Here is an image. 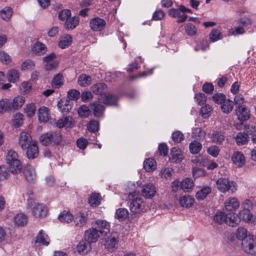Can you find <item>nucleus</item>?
Wrapping results in <instances>:
<instances>
[{
	"mask_svg": "<svg viewBox=\"0 0 256 256\" xmlns=\"http://www.w3.org/2000/svg\"><path fill=\"white\" fill-rule=\"evenodd\" d=\"M240 206L239 200L235 197H230L227 198L224 203L226 210L228 212L236 210L240 207Z\"/></svg>",
	"mask_w": 256,
	"mask_h": 256,
	"instance_id": "nucleus-11",
	"label": "nucleus"
},
{
	"mask_svg": "<svg viewBox=\"0 0 256 256\" xmlns=\"http://www.w3.org/2000/svg\"><path fill=\"white\" fill-rule=\"evenodd\" d=\"M202 148V144L196 140H194L191 142L189 146L190 151L192 154H196L199 152Z\"/></svg>",
	"mask_w": 256,
	"mask_h": 256,
	"instance_id": "nucleus-49",
	"label": "nucleus"
},
{
	"mask_svg": "<svg viewBox=\"0 0 256 256\" xmlns=\"http://www.w3.org/2000/svg\"><path fill=\"white\" fill-rule=\"evenodd\" d=\"M90 29L94 32H100L104 29L106 22L103 18L96 17L91 19L89 22Z\"/></svg>",
	"mask_w": 256,
	"mask_h": 256,
	"instance_id": "nucleus-8",
	"label": "nucleus"
},
{
	"mask_svg": "<svg viewBox=\"0 0 256 256\" xmlns=\"http://www.w3.org/2000/svg\"><path fill=\"white\" fill-rule=\"evenodd\" d=\"M141 192L143 196L150 198L156 194V188L152 184H146L142 186Z\"/></svg>",
	"mask_w": 256,
	"mask_h": 256,
	"instance_id": "nucleus-13",
	"label": "nucleus"
},
{
	"mask_svg": "<svg viewBox=\"0 0 256 256\" xmlns=\"http://www.w3.org/2000/svg\"><path fill=\"white\" fill-rule=\"evenodd\" d=\"M178 201L181 206L188 208L194 204L195 200L190 196L185 195L180 196Z\"/></svg>",
	"mask_w": 256,
	"mask_h": 256,
	"instance_id": "nucleus-25",
	"label": "nucleus"
},
{
	"mask_svg": "<svg viewBox=\"0 0 256 256\" xmlns=\"http://www.w3.org/2000/svg\"><path fill=\"white\" fill-rule=\"evenodd\" d=\"M24 175L28 181H33L36 178L34 168L30 166H26L24 170Z\"/></svg>",
	"mask_w": 256,
	"mask_h": 256,
	"instance_id": "nucleus-38",
	"label": "nucleus"
},
{
	"mask_svg": "<svg viewBox=\"0 0 256 256\" xmlns=\"http://www.w3.org/2000/svg\"><path fill=\"white\" fill-rule=\"evenodd\" d=\"M25 102V98L22 96L14 97L11 102L12 110H18L23 106Z\"/></svg>",
	"mask_w": 256,
	"mask_h": 256,
	"instance_id": "nucleus-31",
	"label": "nucleus"
},
{
	"mask_svg": "<svg viewBox=\"0 0 256 256\" xmlns=\"http://www.w3.org/2000/svg\"><path fill=\"white\" fill-rule=\"evenodd\" d=\"M216 186L221 192L234 194L237 190L236 184L226 178H220L216 181Z\"/></svg>",
	"mask_w": 256,
	"mask_h": 256,
	"instance_id": "nucleus-3",
	"label": "nucleus"
},
{
	"mask_svg": "<svg viewBox=\"0 0 256 256\" xmlns=\"http://www.w3.org/2000/svg\"><path fill=\"white\" fill-rule=\"evenodd\" d=\"M13 124L16 126H19L23 124V115L20 113L16 114L13 117L12 119Z\"/></svg>",
	"mask_w": 256,
	"mask_h": 256,
	"instance_id": "nucleus-61",
	"label": "nucleus"
},
{
	"mask_svg": "<svg viewBox=\"0 0 256 256\" xmlns=\"http://www.w3.org/2000/svg\"><path fill=\"white\" fill-rule=\"evenodd\" d=\"M40 141L44 146L58 144L62 141V136L58 132L46 133L40 137Z\"/></svg>",
	"mask_w": 256,
	"mask_h": 256,
	"instance_id": "nucleus-5",
	"label": "nucleus"
},
{
	"mask_svg": "<svg viewBox=\"0 0 256 256\" xmlns=\"http://www.w3.org/2000/svg\"><path fill=\"white\" fill-rule=\"evenodd\" d=\"M126 191L128 198L139 196V191L136 190V184L133 182H130L128 184L126 188Z\"/></svg>",
	"mask_w": 256,
	"mask_h": 256,
	"instance_id": "nucleus-29",
	"label": "nucleus"
},
{
	"mask_svg": "<svg viewBox=\"0 0 256 256\" xmlns=\"http://www.w3.org/2000/svg\"><path fill=\"white\" fill-rule=\"evenodd\" d=\"M26 150V156L29 159H34L38 155V148L36 142L31 144Z\"/></svg>",
	"mask_w": 256,
	"mask_h": 256,
	"instance_id": "nucleus-22",
	"label": "nucleus"
},
{
	"mask_svg": "<svg viewBox=\"0 0 256 256\" xmlns=\"http://www.w3.org/2000/svg\"><path fill=\"white\" fill-rule=\"evenodd\" d=\"M6 161L12 174H17L21 172L22 166L18 156L15 151L12 150L8 151L6 156Z\"/></svg>",
	"mask_w": 256,
	"mask_h": 256,
	"instance_id": "nucleus-2",
	"label": "nucleus"
},
{
	"mask_svg": "<svg viewBox=\"0 0 256 256\" xmlns=\"http://www.w3.org/2000/svg\"><path fill=\"white\" fill-rule=\"evenodd\" d=\"M210 192L211 188L210 187H204L196 192V198L199 200H202L204 199Z\"/></svg>",
	"mask_w": 256,
	"mask_h": 256,
	"instance_id": "nucleus-45",
	"label": "nucleus"
},
{
	"mask_svg": "<svg viewBox=\"0 0 256 256\" xmlns=\"http://www.w3.org/2000/svg\"><path fill=\"white\" fill-rule=\"evenodd\" d=\"M184 158V152L177 147L172 148L171 149L170 155V160L174 163H178L182 162Z\"/></svg>",
	"mask_w": 256,
	"mask_h": 256,
	"instance_id": "nucleus-10",
	"label": "nucleus"
},
{
	"mask_svg": "<svg viewBox=\"0 0 256 256\" xmlns=\"http://www.w3.org/2000/svg\"><path fill=\"white\" fill-rule=\"evenodd\" d=\"M206 133L200 128H196L192 129V136L194 138L202 139L204 138Z\"/></svg>",
	"mask_w": 256,
	"mask_h": 256,
	"instance_id": "nucleus-56",
	"label": "nucleus"
},
{
	"mask_svg": "<svg viewBox=\"0 0 256 256\" xmlns=\"http://www.w3.org/2000/svg\"><path fill=\"white\" fill-rule=\"evenodd\" d=\"M194 186L193 181L190 178H185L181 181L180 188L184 192H190Z\"/></svg>",
	"mask_w": 256,
	"mask_h": 256,
	"instance_id": "nucleus-39",
	"label": "nucleus"
},
{
	"mask_svg": "<svg viewBox=\"0 0 256 256\" xmlns=\"http://www.w3.org/2000/svg\"><path fill=\"white\" fill-rule=\"evenodd\" d=\"M210 138L212 142L220 144L224 141L225 136L223 132L216 130L210 134Z\"/></svg>",
	"mask_w": 256,
	"mask_h": 256,
	"instance_id": "nucleus-23",
	"label": "nucleus"
},
{
	"mask_svg": "<svg viewBox=\"0 0 256 256\" xmlns=\"http://www.w3.org/2000/svg\"><path fill=\"white\" fill-rule=\"evenodd\" d=\"M144 168L147 172H152L156 168V163L152 158H146L144 162Z\"/></svg>",
	"mask_w": 256,
	"mask_h": 256,
	"instance_id": "nucleus-35",
	"label": "nucleus"
},
{
	"mask_svg": "<svg viewBox=\"0 0 256 256\" xmlns=\"http://www.w3.org/2000/svg\"><path fill=\"white\" fill-rule=\"evenodd\" d=\"M241 221L240 216L236 213L226 214V224L232 226H234L238 224Z\"/></svg>",
	"mask_w": 256,
	"mask_h": 256,
	"instance_id": "nucleus-26",
	"label": "nucleus"
},
{
	"mask_svg": "<svg viewBox=\"0 0 256 256\" xmlns=\"http://www.w3.org/2000/svg\"><path fill=\"white\" fill-rule=\"evenodd\" d=\"M32 51L36 54L42 55L46 52V48L41 42H37L34 44Z\"/></svg>",
	"mask_w": 256,
	"mask_h": 256,
	"instance_id": "nucleus-36",
	"label": "nucleus"
},
{
	"mask_svg": "<svg viewBox=\"0 0 256 256\" xmlns=\"http://www.w3.org/2000/svg\"><path fill=\"white\" fill-rule=\"evenodd\" d=\"M130 202V209L132 212L134 214H138L144 208V204L143 200L140 196L129 198Z\"/></svg>",
	"mask_w": 256,
	"mask_h": 256,
	"instance_id": "nucleus-7",
	"label": "nucleus"
},
{
	"mask_svg": "<svg viewBox=\"0 0 256 256\" xmlns=\"http://www.w3.org/2000/svg\"><path fill=\"white\" fill-rule=\"evenodd\" d=\"M74 216L68 210H64L58 216V219L62 222L70 224L73 222Z\"/></svg>",
	"mask_w": 256,
	"mask_h": 256,
	"instance_id": "nucleus-28",
	"label": "nucleus"
},
{
	"mask_svg": "<svg viewBox=\"0 0 256 256\" xmlns=\"http://www.w3.org/2000/svg\"><path fill=\"white\" fill-rule=\"evenodd\" d=\"M32 140L30 134L26 132H22L18 138V144L22 150H26L31 144L35 142Z\"/></svg>",
	"mask_w": 256,
	"mask_h": 256,
	"instance_id": "nucleus-9",
	"label": "nucleus"
},
{
	"mask_svg": "<svg viewBox=\"0 0 256 256\" xmlns=\"http://www.w3.org/2000/svg\"><path fill=\"white\" fill-rule=\"evenodd\" d=\"M24 112L28 117L34 116L36 113V106L34 103H29L26 104L24 108Z\"/></svg>",
	"mask_w": 256,
	"mask_h": 256,
	"instance_id": "nucleus-52",
	"label": "nucleus"
},
{
	"mask_svg": "<svg viewBox=\"0 0 256 256\" xmlns=\"http://www.w3.org/2000/svg\"><path fill=\"white\" fill-rule=\"evenodd\" d=\"M98 233L94 226H92V228L85 232V238L90 243L96 242L100 237L102 236Z\"/></svg>",
	"mask_w": 256,
	"mask_h": 256,
	"instance_id": "nucleus-15",
	"label": "nucleus"
},
{
	"mask_svg": "<svg viewBox=\"0 0 256 256\" xmlns=\"http://www.w3.org/2000/svg\"><path fill=\"white\" fill-rule=\"evenodd\" d=\"M226 214L222 212H218L214 216V220L219 224L226 222Z\"/></svg>",
	"mask_w": 256,
	"mask_h": 256,
	"instance_id": "nucleus-57",
	"label": "nucleus"
},
{
	"mask_svg": "<svg viewBox=\"0 0 256 256\" xmlns=\"http://www.w3.org/2000/svg\"><path fill=\"white\" fill-rule=\"evenodd\" d=\"M220 105L222 110L225 114L230 113L233 109V102L229 100L226 99Z\"/></svg>",
	"mask_w": 256,
	"mask_h": 256,
	"instance_id": "nucleus-40",
	"label": "nucleus"
},
{
	"mask_svg": "<svg viewBox=\"0 0 256 256\" xmlns=\"http://www.w3.org/2000/svg\"><path fill=\"white\" fill-rule=\"evenodd\" d=\"M50 242V240L48 235L42 230L39 231L36 238L35 244L40 246H48Z\"/></svg>",
	"mask_w": 256,
	"mask_h": 256,
	"instance_id": "nucleus-18",
	"label": "nucleus"
},
{
	"mask_svg": "<svg viewBox=\"0 0 256 256\" xmlns=\"http://www.w3.org/2000/svg\"><path fill=\"white\" fill-rule=\"evenodd\" d=\"M78 112L80 116L86 118L90 115V110L87 106H82L78 108Z\"/></svg>",
	"mask_w": 256,
	"mask_h": 256,
	"instance_id": "nucleus-63",
	"label": "nucleus"
},
{
	"mask_svg": "<svg viewBox=\"0 0 256 256\" xmlns=\"http://www.w3.org/2000/svg\"><path fill=\"white\" fill-rule=\"evenodd\" d=\"M52 86L53 87L58 88L64 84L63 76L60 74H56L53 78L52 81Z\"/></svg>",
	"mask_w": 256,
	"mask_h": 256,
	"instance_id": "nucleus-55",
	"label": "nucleus"
},
{
	"mask_svg": "<svg viewBox=\"0 0 256 256\" xmlns=\"http://www.w3.org/2000/svg\"><path fill=\"white\" fill-rule=\"evenodd\" d=\"M58 107L62 112L66 114L71 110L72 106L68 100L63 99L58 102Z\"/></svg>",
	"mask_w": 256,
	"mask_h": 256,
	"instance_id": "nucleus-30",
	"label": "nucleus"
},
{
	"mask_svg": "<svg viewBox=\"0 0 256 256\" xmlns=\"http://www.w3.org/2000/svg\"><path fill=\"white\" fill-rule=\"evenodd\" d=\"M89 131L94 132L98 130L100 128L99 122L95 120H92L88 124L87 126Z\"/></svg>",
	"mask_w": 256,
	"mask_h": 256,
	"instance_id": "nucleus-64",
	"label": "nucleus"
},
{
	"mask_svg": "<svg viewBox=\"0 0 256 256\" xmlns=\"http://www.w3.org/2000/svg\"><path fill=\"white\" fill-rule=\"evenodd\" d=\"M90 244L86 239L80 241L77 246L78 252L81 254H86L91 250Z\"/></svg>",
	"mask_w": 256,
	"mask_h": 256,
	"instance_id": "nucleus-21",
	"label": "nucleus"
},
{
	"mask_svg": "<svg viewBox=\"0 0 256 256\" xmlns=\"http://www.w3.org/2000/svg\"><path fill=\"white\" fill-rule=\"evenodd\" d=\"M249 140L248 134L244 132H239L236 136V142L238 146H242L246 144Z\"/></svg>",
	"mask_w": 256,
	"mask_h": 256,
	"instance_id": "nucleus-41",
	"label": "nucleus"
},
{
	"mask_svg": "<svg viewBox=\"0 0 256 256\" xmlns=\"http://www.w3.org/2000/svg\"><path fill=\"white\" fill-rule=\"evenodd\" d=\"M100 99L103 103L108 106H114L116 104L118 100V98L116 96L108 94H104V96L100 98Z\"/></svg>",
	"mask_w": 256,
	"mask_h": 256,
	"instance_id": "nucleus-33",
	"label": "nucleus"
},
{
	"mask_svg": "<svg viewBox=\"0 0 256 256\" xmlns=\"http://www.w3.org/2000/svg\"><path fill=\"white\" fill-rule=\"evenodd\" d=\"M102 236H105L110 232V225L105 220L98 219L92 224Z\"/></svg>",
	"mask_w": 256,
	"mask_h": 256,
	"instance_id": "nucleus-6",
	"label": "nucleus"
},
{
	"mask_svg": "<svg viewBox=\"0 0 256 256\" xmlns=\"http://www.w3.org/2000/svg\"><path fill=\"white\" fill-rule=\"evenodd\" d=\"M107 86L104 83H98L93 85L91 88V90L93 93L100 94V98L104 96V94H106L107 91Z\"/></svg>",
	"mask_w": 256,
	"mask_h": 256,
	"instance_id": "nucleus-24",
	"label": "nucleus"
},
{
	"mask_svg": "<svg viewBox=\"0 0 256 256\" xmlns=\"http://www.w3.org/2000/svg\"><path fill=\"white\" fill-rule=\"evenodd\" d=\"M128 215V212L126 208H120L118 209L115 213V218L120 221L125 220Z\"/></svg>",
	"mask_w": 256,
	"mask_h": 256,
	"instance_id": "nucleus-48",
	"label": "nucleus"
},
{
	"mask_svg": "<svg viewBox=\"0 0 256 256\" xmlns=\"http://www.w3.org/2000/svg\"><path fill=\"white\" fill-rule=\"evenodd\" d=\"M168 14L172 18H177L178 22H184L188 18V16L183 12L180 6L178 8L170 9L168 11Z\"/></svg>",
	"mask_w": 256,
	"mask_h": 256,
	"instance_id": "nucleus-12",
	"label": "nucleus"
},
{
	"mask_svg": "<svg viewBox=\"0 0 256 256\" xmlns=\"http://www.w3.org/2000/svg\"><path fill=\"white\" fill-rule=\"evenodd\" d=\"M38 116L40 122H46L50 118V110L46 106H41L38 110Z\"/></svg>",
	"mask_w": 256,
	"mask_h": 256,
	"instance_id": "nucleus-20",
	"label": "nucleus"
},
{
	"mask_svg": "<svg viewBox=\"0 0 256 256\" xmlns=\"http://www.w3.org/2000/svg\"><path fill=\"white\" fill-rule=\"evenodd\" d=\"M117 242V239L115 237L111 236L106 241L105 246L108 250H111L116 247Z\"/></svg>",
	"mask_w": 256,
	"mask_h": 256,
	"instance_id": "nucleus-60",
	"label": "nucleus"
},
{
	"mask_svg": "<svg viewBox=\"0 0 256 256\" xmlns=\"http://www.w3.org/2000/svg\"><path fill=\"white\" fill-rule=\"evenodd\" d=\"M55 124L58 128H62L64 126L72 127L74 125V120L72 117L66 116L60 119Z\"/></svg>",
	"mask_w": 256,
	"mask_h": 256,
	"instance_id": "nucleus-27",
	"label": "nucleus"
},
{
	"mask_svg": "<svg viewBox=\"0 0 256 256\" xmlns=\"http://www.w3.org/2000/svg\"><path fill=\"white\" fill-rule=\"evenodd\" d=\"M34 66L35 64L34 61L30 60H27L22 63L21 70L23 71L32 70L34 68Z\"/></svg>",
	"mask_w": 256,
	"mask_h": 256,
	"instance_id": "nucleus-58",
	"label": "nucleus"
},
{
	"mask_svg": "<svg viewBox=\"0 0 256 256\" xmlns=\"http://www.w3.org/2000/svg\"><path fill=\"white\" fill-rule=\"evenodd\" d=\"M236 236L241 241V246L244 251L246 253L254 252V236L248 234L247 230L244 227H239L236 231Z\"/></svg>",
	"mask_w": 256,
	"mask_h": 256,
	"instance_id": "nucleus-1",
	"label": "nucleus"
},
{
	"mask_svg": "<svg viewBox=\"0 0 256 256\" xmlns=\"http://www.w3.org/2000/svg\"><path fill=\"white\" fill-rule=\"evenodd\" d=\"M79 20L78 18L76 16L68 18L66 20L64 27L67 30L74 29L78 24Z\"/></svg>",
	"mask_w": 256,
	"mask_h": 256,
	"instance_id": "nucleus-37",
	"label": "nucleus"
},
{
	"mask_svg": "<svg viewBox=\"0 0 256 256\" xmlns=\"http://www.w3.org/2000/svg\"><path fill=\"white\" fill-rule=\"evenodd\" d=\"M101 198L99 194L92 193L90 196L88 202L90 206L96 207L100 203Z\"/></svg>",
	"mask_w": 256,
	"mask_h": 256,
	"instance_id": "nucleus-47",
	"label": "nucleus"
},
{
	"mask_svg": "<svg viewBox=\"0 0 256 256\" xmlns=\"http://www.w3.org/2000/svg\"><path fill=\"white\" fill-rule=\"evenodd\" d=\"M72 42V36L70 35H66L61 38L58 46L62 48H65L71 44Z\"/></svg>",
	"mask_w": 256,
	"mask_h": 256,
	"instance_id": "nucleus-50",
	"label": "nucleus"
},
{
	"mask_svg": "<svg viewBox=\"0 0 256 256\" xmlns=\"http://www.w3.org/2000/svg\"><path fill=\"white\" fill-rule=\"evenodd\" d=\"M172 138L176 143H180L184 139V134L180 131L176 130L172 132Z\"/></svg>",
	"mask_w": 256,
	"mask_h": 256,
	"instance_id": "nucleus-62",
	"label": "nucleus"
},
{
	"mask_svg": "<svg viewBox=\"0 0 256 256\" xmlns=\"http://www.w3.org/2000/svg\"><path fill=\"white\" fill-rule=\"evenodd\" d=\"M94 114L96 117L101 116L104 111V106L100 104L94 103L93 104Z\"/></svg>",
	"mask_w": 256,
	"mask_h": 256,
	"instance_id": "nucleus-59",
	"label": "nucleus"
},
{
	"mask_svg": "<svg viewBox=\"0 0 256 256\" xmlns=\"http://www.w3.org/2000/svg\"><path fill=\"white\" fill-rule=\"evenodd\" d=\"M210 38L212 42H215L222 38V34L220 30L213 29L210 34Z\"/></svg>",
	"mask_w": 256,
	"mask_h": 256,
	"instance_id": "nucleus-54",
	"label": "nucleus"
},
{
	"mask_svg": "<svg viewBox=\"0 0 256 256\" xmlns=\"http://www.w3.org/2000/svg\"><path fill=\"white\" fill-rule=\"evenodd\" d=\"M236 112L238 118L240 122L245 121L250 118V110L244 106H238L236 110Z\"/></svg>",
	"mask_w": 256,
	"mask_h": 256,
	"instance_id": "nucleus-14",
	"label": "nucleus"
},
{
	"mask_svg": "<svg viewBox=\"0 0 256 256\" xmlns=\"http://www.w3.org/2000/svg\"><path fill=\"white\" fill-rule=\"evenodd\" d=\"M13 14V10L10 6H6L0 10V17L5 22H8Z\"/></svg>",
	"mask_w": 256,
	"mask_h": 256,
	"instance_id": "nucleus-32",
	"label": "nucleus"
},
{
	"mask_svg": "<svg viewBox=\"0 0 256 256\" xmlns=\"http://www.w3.org/2000/svg\"><path fill=\"white\" fill-rule=\"evenodd\" d=\"M238 215L241 220L249 224H254L256 221V216H254L250 210H240Z\"/></svg>",
	"mask_w": 256,
	"mask_h": 256,
	"instance_id": "nucleus-19",
	"label": "nucleus"
},
{
	"mask_svg": "<svg viewBox=\"0 0 256 256\" xmlns=\"http://www.w3.org/2000/svg\"><path fill=\"white\" fill-rule=\"evenodd\" d=\"M212 111V107L209 104H205L202 106L200 110V114L204 118H208Z\"/></svg>",
	"mask_w": 256,
	"mask_h": 256,
	"instance_id": "nucleus-51",
	"label": "nucleus"
},
{
	"mask_svg": "<svg viewBox=\"0 0 256 256\" xmlns=\"http://www.w3.org/2000/svg\"><path fill=\"white\" fill-rule=\"evenodd\" d=\"M20 74L17 70H10L7 74L8 80L10 82L14 83L19 80Z\"/></svg>",
	"mask_w": 256,
	"mask_h": 256,
	"instance_id": "nucleus-46",
	"label": "nucleus"
},
{
	"mask_svg": "<svg viewBox=\"0 0 256 256\" xmlns=\"http://www.w3.org/2000/svg\"><path fill=\"white\" fill-rule=\"evenodd\" d=\"M28 206L32 209L33 216L36 218H41L46 216L48 210L42 204L36 203L34 198H29L28 200Z\"/></svg>",
	"mask_w": 256,
	"mask_h": 256,
	"instance_id": "nucleus-4",
	"label": "nucleus"
},
{
	"mask_svg": "<svg viewBox=\"0 0 256 256\" xmlns=\"http://www.w3.org/2000/svg\"><path fill=\"white\" fill-rule=\"evenodd\" d=\"M12 110L11 101L8 98H2L0 100V114H4Z\"/></svg>",
	"mask_w": 256,
	"mask_h": 256,
	"instance_id": "nucleus-34",
	"label": "nucleus"
},
{
	"mask_svg": "<svg viewBox=\"0 0 256 256\" xmlns=\"http://www.w3.org/2000/svg\"><path fill=\"white\" fill-rule=\"evenodd\" d=\"M174 170L170 168H164L159 172V176L166 180L170 179L173 175Z\"/></svg>",
	"mask_w": 256,
	"mask_h": 256,
	"instance_id": "nucleus-42",
	"label": "nucleus"
},
{
	"mask_svg": "<svg viewBox=\"0 0 256 256\" xmlns=\"http://www.w3.org/2000/svg\"><path fill=\"white\" fill-rule=\"evenodd\" d=\"M28 218L24 214H18L14 217V224L18 226H24L26 224Z\"/></svg>",
	"mask_w": 256,
	"mask_h": 256,
	"instance_id": "nucleus-43",
	"label": "nucleus"
},
{
	"mask_svg": "<svg viewBox=\"0 0 256 256\" xmlns=\"http://www.w3.org/2000/svg\"><path fill=\"white\" fill-rule=\"evenodd\" d=\"M20 92L22 94H28L32 90V84L28 82H24L20 85Z\"/></svg>",
	"mask_w": 256,
	"mask_h": 256,
	"instance_id": "nucleus-53",
	"label": "nucleus"
},
{
	"mask_svg": "<svg viewBox=\"0 0 256 256\" xmlns=\"http://www.w3.org/2000/svg\"><path fill=\"white\" fill-rule=\"evenodd\" d=\"M78 82L82 86H87L91 84L92 78L88 75L82 74L78 76Z\"/></svg>",
	"mask_w": 256,
	"mask_h": 256,
	"instance_id": "nucleus-44",
	"label": "nucleus"
},
{
	"mask_svg": "<svg viewBox=\"0 0 256 256\" xmlns=\"http://www.w3.org/2000/svg\"><path fill=\"white\" fill-rule=\"evenodd\" d=\"M88 220V214L80 212L74 217L73 222L76 226L82 227L86 224Z\"/></svg>",
	"mask_w": 256,
	"mask_h": 256,
	"instance_id": "nucleus-16",
	"label": "nucleus"
},
{
	"mask_svg": "<svg viewBox=\"0 0 256 256\" xmlns=\"http://www.w3.org/2000/svg\"><path fill=\"white\" fill-rule=\"evenodd\" d=\"M231 159L232 162L238 168L243 166L246 162L245 157L240 152L238 151L234 152Z\"/></svg>",
	"mask_w": 256,
	"mask_h": 256,
	"instance_id": "nucleus-17",
	"label": "nucleus"
}]
</instances>
